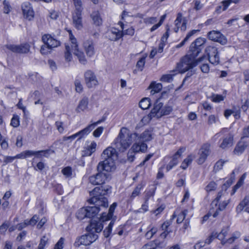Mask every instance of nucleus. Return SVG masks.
<instances>
[{"mask_svg":"<svg viewBox=\"0 0 249 249\" xmlns=\"http://www.w3.org/2000/svg\"><path fill=\"white\" fill-rule=\"evenodd\" d=\"M157 231L158 229L156 227H150L149 230L145 233V236L147 239H150Z\"/></svg>","mask_w":249,"mask_h":249,"instance_id":"nucleus-43","label":"nucleus"},{"mask_svg":"<svg viewBox=\"0 0 249 249\" xmlns=\"http://www.w3.org/2000/svg\"><path fill=\"white\" fill-rule=\"evenodd\" d=\"M75 7V12L82 13L83 10L82 2L81 0H73Z\"/></svg>","mask_w":249,"mask_h":249,"instance_id":"nucleus-46","label":"nucleus"},{"mask_svg":"<svg viewBox=\"0 0 249 249\" xmlns=\"http://www.w3.org/2000/svg\"><path fill=\"white\" fill-rule=\"evenodd\" d=\"M114 221L112 220L110 222L109 224H108V226L103 231L104 235L105 237L107 238L109 237L110 235L112 228L114 225Z\"/></svg>","mask_w":249,"mask_h":249,"instance_id":"nucleus-41","label":"nucleus"},{"mask_svg":"<svg viewBox=\"0 0 249 249\" xmlns=\"http://www.w3.org/2000/svg\"><path fill=\"white\" fill-rule=\"evenodd\" d=\"M142 249H158L153 243H149L144 245Z\"/></svg>","mask_w":249,"mask_h":249,"instance_id":"nucleus-64","label":"nucleus"},{"mask_svg":"<svg viewBox=\"0 0 249 249\" xmlns=\"http://www.w3.org/2000/svg\"><path fill=\"white\" fill-rule=\"evenodd\" d=\"M107 36L110 40L116 41L122 37L123 33L118 29L112 28L108 31Z\"/></svg>","mask_w":249,"mask_h":249,"instance_id":"nucleus-23","label":"nucleus"},{"mask_svg":"<svg viewBox=\"0 0 249 249\" xmlns=\"http://www.w3.org/2000/svg\"><path fill=\"white\" fill-rule=\"evenodd\" d=\"M220 141L221 142L219 144V147L223 149H225L233 145V137L232 135L229 134L228 136L221 140Z\"/></svg>","mask_w":249,"mask_h":249,"instance_id":"nucleus-24","label":"nucleus"},{"mask_svg":"<svg viewBox=\"0 0 249 249\" xmlns=\"http://www.w3.org/2000/svg\"><path fill=\"white\" fill-rule=\"evenodd\" d=\"M249 146V143L243 140V138H242L241 141L238 142L233 150V153L237 155H241Z\"/></svg>","mask_w":249,"mask_h":249,"instance_id":"nucleus-22","label":"nucleus"},{"mask_svg":"<svg viewBox=\"0 0 249 249\" xmlns=\"http://www.w3.org/2000/svg\"><path fill=\"white\" fill-rule=\"evenodd\" d=\"M241 235V233L239 231H235L233 233L231 237L229 238L228 239L226 240V242L222 241V244H225L228 243L229 244H232L233 243L236 239H238Z\"/></svg>","mask_w":249,"mask_h":249,"instance_id":"nucleus-38","label":"nucleus"},{"mask_svg":"<svg viewBox=\"0 0 249 249\" xmlns=\"http://www.w3.org/2000/svg\"><path fill=\"white\" fill-rule=\"evenodd\" d=\"M205 51L208 55L210 62L215 65L218 64L220 58L217 49L214 46H209L206 48Z\"/></svg>","mask_w":249,"mask_h":249,"instance_id":"nucleus-8","label":"nucleus"},{"mask_svg":"<svg viewBox=\"0 0 249 249\" xmlns=\"http://www.w3.org/2000/svg\"><path fill=\"white\" fill-rule=\"evenodd\" d=\"M208 37L211 40L219 42L222 45H225L227 42L226 37L220 32L212 31L208 33Z\"/></svg>","mask_w":249,"mask_h":249,"instance_id":"nucleus-12","label":"nucleus"},{"mask_svg":"<svg viewBox=\"0 0 249 249\" xmlns=\"http://www.w3.org/2000/svg\"><path fill=\"white\" fill-rule=\"evenodd\" d=\"M137 137V133H131L127 128L122 127L114 140L113 145L118 151L123 152L130 147L133 140Z\"/></svg>","mask_w":249,"mask_h":249,"instance_id":"nucleus-2","label":"nucleus"},{"mask_svg":"<svg viewBox=\"0 0 249 249\" xmlns=\"http://www.w3.org/2000/svg\"><path fill=\"white\" fill-rule=\"evenodd\" d=\"M103 229V225L100 221H96L92 220L91 221L89 225L87 227L88 231H90L93 233L94 232H100Z\"/></svg>","mask_w":249,"mask_h":249,"instance_id":"nucleus-21","label":"nucleus"},{"mask_svg":"<svg viewBox=\"0 0 249 249\" xmlns=\"http://www.w3.org/2000/svg\"><path fill=\"white\" fill-rule=\"evenodd\" d=\"M114 221L112 220L110 222L109 224H108V226L103 231L104 235L105 237L107 238L109 237L110 235L112 228L114 225Z\"/></svg>","mask_w":249,"mask_h":249,"instance_id":"nucleus-42","label":"nucleus"},{"mask_svg":"<svg viewBox=\"0 0 249 249\" xmlns=\"http://www.w3.org/2000/svg\"><path fill=\"white\" fill-rule=\"evenodd\" d=\"M137 138L142 142L149 141L152 139L151 133L149 131H144L140 136L137 134Z\"/></svg>","mask_w":249,"mask_h":249,"instance_id":"nucleus-31","label":"nucleus"},{"mask_svg":"<svg viewBox=\"0 0 249 249\" xmlns=\"http://www.w3.org/2000/svg\"><path fill=\"white\" fill-rule=\"evenodd\" d=\"M115 169L114 160H104L103 161L100 162L97 166L98 172H109L114 170Z\"/></svg>","mask_w":249,"mask_h":249,"instance_id":"nucleus-9","label":"nucleus"},{"mask_svg":"<svg viewBox=\"0 0 249 249\" xmlns=\"http://www.w3.org/2000/svg\"><path fill=\"white\" fill-rule=\"evenodd\" d=\"M107 176L108 175L104 172H98L96 174L89 177V181L94 185H102L105 182Z\"/></svg>","mask_w":249,"mask_h":249,"instance_id":"nucleus-11","label":"nucleus"},{"mask_svg":"<svg viewBox=\"0 0 249 249\" xmlns=\"http://www.w3.org/2000/svg\"><path fill=\"white\" fill-rule=\"evenodd\" d=\"M87 211L86 208H82L79 210L76 213V216L77 219L82 220L85 217H87Z\"/></svg>","mask_w":249,"mask_h":249,"instance_id":"nucleus-40","label":"nucleus"},{"mask_svg":"<svg viewBox=\"0 0 249 249\" xmlns=\"http://www.w3.org/2000/svg\"><path fill=\"white\" fill-rule=\"evenodd\" d=\"M226 162H227V160H220L218 161H217L215 163V164L213 167V170L215 172H217V171H219L220 170H221L224 164Z\"/></svg>","mask_w":249,"mask_h":249,"instance_id":"nucleus-47","label":"nucleus"},{"mask_svg":"<svg viewBox=\"0 0 249 249\" xmlns=\"http://www.w3.org/2000/svg\"><path fill=\"white\" fill-rule=\"evenodd\" d=\"M109 192L110 188L107 186H100L95 187L89 193L91 197L88 200L90 204H94V206L86 207L87 211V217L92 218L95 216L99 212L100 207L107 208L108 206V201L104 196Z\"/></svg>","mask_w":249,"mask_h":249,"instance_id":"nucleus-1","label":"nucleus"},{"mask_svg":"<svg viewBox=\"0 0 249 249\" xmlns=\"http://www.w3.org/2000/svg\"><path fill=\"white\" fill-rule=\"evenodd\" d=\"M61 172L66 178H71L72 176V169L71 167H65L62 170Z\"/></svg>","mask_w":249,"mask_h":249,"instance_id":"nucleus-50","label":"nucleus"},{"mask_svg":"<svg viewBox=\"0 0 249 249\" xmlns=\"http://www.w3.org/2000/svg\"><path fill=\"white\" fill-rule=\"evenodd\" d=\"M143 185L142 184H138L132 192L130 197V199L132 200L136 196H139L141 193V191L143 188Z\"/></svg>","mask_w":249,"mask_h":249,"instance_id":"nucleus-39","label":"nucleus"},{"mask_svg":"<svg viewBox=\"0 0 249 249\" xmlns=\"http://www.w3.org/2000/svg\"><path fill=\"white\" fill-rule=\"evenodd\" d=\"M249 204V196H246L244 199L237 206L236 211L239 213L242 212L245 208Z\"/></svg>","mask_w":249,"mask_h":249,"instance_id":"nucleus-34","label":"nucleus"},{"mask_svg":"<svg viewBox=\"0 0 249 249\" xmlns=\"http://www.w3.org/2000/svg\"><path fill=\"white\" fill-rule=\"evenodd\" d=\"M35 153H36L35 156L37 158H41L42 157H48L51 153H53V151L47 149L45 150L35 151Z\"/></svg>","mask_w":249,"mask_h":249,"instance_id":"nucleus-36","label":"nucleus"},{"mask_svg":"<svg viewBox=\"0 0 249 249\" xmlns=\"http://www.w3.org/2000/svg\"><path fill=\"white\" fill-rule=\"evenodd\" d=\"M151 105L150 99L144 98L139 103V107L142 109H148Z\"/></svg>","mask_w":249,"mask_h":249,"instance_id":"nucleus-37","label":"nucleus"},{"mask_svg":"<svg viewBox=\"0 0 249 249\" xmlns=\"http://www.w3.org/2000/svg\"><path fill=\"white\" fill-rule=\"evenodd\" d=\"M116 149L111 146H109L105 149L102 154V157L104 160H115L117 158Z\"/></svg>","mask_w":249,"mask_h":249,"instance_id":"nucleus-17","label":"nucleus"},{"mask_svg":"<svg viewBox=\"0 0 249 249\" xmlns=\"http://www.w3.org/2000/svg\"><path fill=\"white\" fill-rule=\"evenodd\" d=\"M116 206H117L116 203H113L110 206L109 210H108V213H107V218H105V217L106 216V215H105V213H103L102 214V215L101 217H102V218L103 219V220H108V219H110L112 217Z\"/></svg>","mask_w":249,"mask_h":249,"instance_id":"nucleus-33","label":"nucleus"},{"mask_svg":"<svg viewBox=\"0 0 249 249\" xmlns=\"http://www.w3.org/2000/svg\"><path fill=\"white\" fill-rule=\"evenodd\" d=\"M205 39L202 37H199L192 42L190 46L189 51L194 53L198 55L201 52L202 46L204 44Z\"/></svg>","mask_w":249,"mask_h":249,"instance_id":"nucleus-13","label":"nucleus"},{"mask_svg":"<svg viewBox=\"0 0 249 249\" xmlns=\"http://www.w3.org/2000/svg\"><path fill=\"white\" fill-rule=\"evenodd\" d=\"M187 213L188 211L187 210H185L182 211L181 213L178 214L177 220L178 223H181L183 222L187 215Z\"/></svg>","mask_w":249,"mask_h":249,"instance_id":"nucleus-52","label":"nucleus"},{"mask_svg":"<svg viewBox=\"0 0 249 249\" xmlns=\"http://www.w3.org/2000/svg\"><path fill=\"white\" fill-rule=\"evenodd\" d=\"M217 184L214 181H211L205 187V190L207 192L214 191L217 188Z\"/></svg>","mask_w":249,"mask_h":249,"instance_id":"nucleus-48","label":"nucleus"},{"mask_svg":"<svg viewBox=\"0 0 249 249\" xmlns=\"http://www.w3.org/2000/svg\"><path fill=\"white\" fill-rule=\"evenodd\" d=\"M91 125H88L83 129L75 134L76 138L78 137V140L81 139L85 136L89 134L91 131Z\"/></svg>","mask_w":249,"mask_h":249,"instance_id":"nucleus-32","label":"nucleus"},{"mask_svg":"<svg viewBox=\"0 0 249 249\" xmlns=\"http://www.w3.org/2000/svg\"><path fill=\"white\" fill-rule=\"evenodd\" d=\"M11 125L14 127H17L19 125V117L17 115H14L11 119Z\"/></svg>","mask_w":249,"mask_h":249,"instance_id":"nucleus-51","label":"nucleus"},{"mask_svg":"<svg viewBox=\"0 0 249 249\" xmlns=\"http://www.w3.org/2000/svg\"><path fill=\"white\" fill-rule=\"evenodd\" d=\"M156 188L154 187L150 188L149 190L145 192V199L148 201L149 198L154 196Z\"/></svg>","mask_w":249,"mask_h":249,"instance_id":"nucleus-59","label":"nucleus"},{"mask_svg":"<svg viewBox=\"0 0 249 249\" xmlns=\"http://www.w3.org/2000/svg\"><path fill=\"white\" fill-rule=\"evenodd\" d=\"M135 142L130 148V151H132L134 153L142 152H146L147 150V145L144 142H142L137 138L133 140Z\"/></svg>","mask_w":249,"mask_h":249,"instance_id":"nucleus-19","label":"nucleus"},{"mask_svg":"<svg viewBox=\"0 0 249 249\" xmlns=\"http://www.w3.org/2000/svg\"><path fill=\"white\" fill-rule=\"evenodd\" d=\"M70 40L71 43V46H65V52L64 53V58L67 62H70L72 60V56L71 51L77 56L80 63L85 64L87 63V59L83 52L80 51L78 48L76 39L70 32L69 33Z\"/></svg>","mask_w":249,"mask_h":249,"instance_id":"nucleus-3","label":"nucleus"},{"mask_svg":"<svg viewBox=\"0 0 249 249\" xmlns=\"http://www.w3.org/2000/svg\"><path fill=\"white\" fill-rule=\"evenodd\" d=\"M75 89L77 92L81 93L83 90V86L80 80L77 79L74 81Z\"/></svg>","mask_w":249,"mask_h":249,"instance_id":"nucleus-45","label":"nucleus"},{"mask_svg":"<svg viewBox=\"0 0 249 249\" xmlns=\"http://www.w3.org/2000/svg\"><path fill=\"white\" fill-rule=\"evenodd\" d=\"M162 86L160 83H157L156 82H152L149 85L148 89H151L150 93L154 95L160 92L162 89Z\"/></svg>","mask_w":249,"mask_h":249,"instance_id":"nucleus-29","label":"nucleus"},{"mask_svg":"<svg viewBox=\"0 0 249 249\" xmlns=\"http://www.w3.org/2000/svg\"><path fill=\"white\" fill-rule=\"evenodd\" d=\"M183 19L181 13H178V14L177 18L175 21V24L176 26V28H175V32H178L179 28L180 27V25L181 24V26L180 27L181 30L185 31L186 29V22L184 19Z\"/></svg>","mask_w":249,"mask_h":249,"instance_id":"nucleus-25","label":"nucleus"},{"mask_svg":"<svg viewBox=\"0 0 249 249\" xmlns=\"http://www.w3.org/2000/svg\"><path fill=\"white\" fill-rule=\"evenodd\" d=\"M163 104L159 101H157L154 106L153 108L152 109L150 113L147 116L144 117L142 121H146L147 120H150L152 118H159L161 117L162 107Z\"/></svg>","mask_w":249,"mask_h":249,"instance_id":"nucleus-7","label":"nucleus"},{"mask_svg":"<svg viewBox=\"0 0 249 249\" xmlns=\"http://www.w3.org/2000/svg\"><path fill=\"white\" fill-rule=\"evenodd\" d=\"M98 237L97 234L89 231L88 233L77 238L74 245L76 247L81 245L88 246L95 241Z\"/></svg>","mask_w":249,"mask_h":249,"instance_id":"nucleus-5","label":"nucleus"},{"mask_svg":"<svg viewBox=\"0 0 249 249\" xmlns=\"http://www.w3.org/2000/svg\"><path fill=\"white\" fill-rule=\"evenodd\" d=\"M196 54L191 51H189L188 54L183 57L180 62L178 64L177 68L179 72L184 73L189 70L196 66L197 63L201 62L205 57L202 56L196 59Z\"/></svg>","mask_w":249,"mask_h":249,"instance_id":"nucleus-4","label":"nucleus"},{"mask_svg":"<svg viewBox=\"0 0 249 249\" xmlns=\"http://www.w3.org/2000/svg\"><path fill=\"white\" fill-rule=\"evenodd\" d=\"M121 27L122 30H123L122 32L123 35H128L129 36H133L134 34L135 30L132 27H130L126 30H124V28L122 25H121Z\"/></svg>","mask_w":249,"mask_h":249,"instance_id":"nucleus-55","label":"nucleus"},{"mask_svg":"<svg viewBox=\"0 0 249 249\" xmlns=\"http://www.w3.org/2000/svg\"><path fill=\"white\" fill-rule=\"evenodd\" d=\"M3 13L5 14H9L12 10V7H11V5H10L9 2L7 0H4L3 1Z\"/></svg>","mask_w":249,"mask_h":249,"instance_id":"nucleus-49","label":"nucleus"},{"mask_svg":"<svg viewBox=\"0 0 249 249\" xmlns=\"http://www.w3.org/2000/svg\"><path fill=\"white\" fill-rule=\"evenodd\" d=\"M96 146V143L94 141L92 142L85 147V149L83 151L84 155L85 156H91L95 151Z\"/></svg>","mask_w":249,"mask_h":249,"instance_id":"nucleus-28","label":"nucleus"},{"mask_svg":"<svg viewBox=\"0 0 249 249\" xmlns=\"http://www.w3.org/2000/svg\"><path fill=\"white\" fill-rule=\"evenodd\" d=\"M145 56L142 57L137 62L136 67L138 68V69L142 71L143 70L144 67L145 63Z\"/></svg>","mask_w":249,"mask_h":249,"instance_id":"nucleus-53","label":"nucleus"},{"mask_svg":"<svg viewBox=\"0 0 249 249\" xmlns=\"http://www.w3.org/2000/svg\"><path fill=\"white\" fill-rule=\"evenodd\" d=\"M201 71L204 73H208L210 71V67L207 63H204L200 65Z\"/></svg>","mask_w":249,"mask_h":249,"instance_id":"nucleus-63","label":"nucleus"},{"mask_svg":"<svg viewBox=\"0 0 249 249\" xmlns=\"http://www.w3.org/2000/svg\"><path fill=\"white\" fill-rule=\"evenodd\" d=\"M173 108L171 106H166L162 107L161 116L169 114L172 111Z\"/></svg>","mask_w":249,"mask_h":249,"instance_id":"nucleus-54","label":"nucleus"},{"mask_svg":"<svg viewBox=\"0 0 249 249\" xmlns=\"http://www.w3.org/2000/svg\"><path fill=\"white\" fill-rule=\"evenodd\" d=\"M23 15L26 19L31 20L34 17V12L32 6L29 2H23L21 5Z\"/></svg>","mask_w":249,"mask_h":249,"instance_id":"nucleus-15","label":"nucleus"},{"mask_svg":"<svg viewBox=\"0 0 249 249\" xmlns=\"http://www.w3.org/2000/svg\"><path fill=\"white\" fill-rule=\"evenodd\" d=\"M195 158L193 155H189L186 159L184 160L181 165V168L183 169H186L188 166L191 163L192 160Z\"/></svg>","mask_w":249,"mask_h":249,"instance_id":"nucleus-35","label":"nucleus"},{"mask_svg":"<svg viewBox=\"0 0 249 249\" xmlns=\"http://www.w3.org/2000/svg\"><path fill=\"white\" fill-rule=\"evenodd\" d=\"M55 126L60 133H62L64 132V128L63 127V123L61 121H56L55 123Z\"/></svg>","mask_w":249,"mask_h":249,"instance_id":"nucleus-60","label":"nucleus"},{"mask_svg":"<svg viewBox=\"0 0 249 249\" xmlns=\"http://www.w3.org/2000/svg\"><path fill=\"white\" fill-rule=\"evenodd\" d=\"M91 18L94 25L100 26L102 23V19L98 11H94L90 15Z\"/></svg>","mask_w":249,"mask_h":249,"instance_id":"nucleus-30","label":"nucleus"},{"mask_svg":"<svg viewBox=\"0 0 249 249\" xmlns=\"http://www.w3.org/2000/svg\"><path fill=\"white\" fill-rule=\"evenodd\" d=\"M51 50L52 49L50 47L44 44L41 47L40 53L42 54H47L51 52Z\"/></svg>","mask_w":249,"mask_h":249,"instance_id":"nucleus-58","label":"nucleus"},{"mask_svg":"<svg viewBox=\"0 0 249 249\" xmlns=\"http://www.w3.org/2000/svg\"><path fill=\"white\" fill-rule=\"evenodd\" d=\"M84 78L85 83L89 89L95 88L99 85L96 75L90 70H88L85 72Z\"/></svg>","mask_w":249,"mask_h":249,"instance_id":"nucleus-6","label":"nucleus"},{"mask_svg":"<svg viewBox=\"0 0 249 249\" xmlns=\"http://www.w3.org/2000/svg\"><path fill=\"white\" fill-rule=\"evenodd\" d=\"M226 96L217 94H212L211 96V100L215 103H219L224 100Z\"/></svg>","mask_w":249,"mask_h":249,"instance_id":"nucleus-44","label":"nucleus"},{"mask_svg":"<svg viewBox=\"0 0 249 249\" xmlns=\"http://www.w3.org/2000/svg\"><path fill=\"white\" fill-rule=\"evenodd\" d=\"M7 48L14 53H27L30 51V46L27 43L20 45H8Z\"/></svg>","mask_w":249,"mask_h":249,"instance_id":"nucleus-14","label":"nucleus"},{"mask_svg":"<svg viewBox=\"0 0 249 249\" xmlns=\"http://www.w3.org/2000/svg\"><path fill=\"white\" fill-rule=\"evenodd\" d=\"M185 148L180 147L177 152L174 155L172 160L167 165L166 167V171L168 172L171 170L174 166H176L178 162V159L180 157L182 154L185 151Z\"/></svg>","mask_w":249,"mask_h":249,"instance_id":"nucleus-16","label":"nucleus"},{"mask_svg":"<svg viewBox=\"0 0 249 249\" xmlns=\"http://www.w3.org/2000/svg\"><path fill=\"white\" fill-rule=\"evenodd\" d=\"M211 145L207 143L204 144L199 151V157L197 160V162L199 164H203L206 160L208 156L211 153Z\"/></svg>","mask_w":249,"mask_h":249,"instance_id":"nucleus-10","label":"nucleus"},{"mask_svg":"<svg viewBox=\"0 0 249 249\" xmlns=\"http://www.w3.org/2000/svg\"><path fill=\"white\" fill-rule=\"evenodd\" d=\"M89 99L87 97H83L79 101L76 110L77 112H83L88 108Z\"/></svg>","mask_w":249,"mask_h":249,"instance_id":"nucleus-26","label":"nucleus"},{"mask_svg":"<svg viewBox=\"0 0 249 249\" xmlns=\"http://www.w3.org/2000/svg\"><path fill=\"white\" fill-rule=\"evenodd\" d=\"M175 74H167L162 76L160 80L162 82H170L172 80L173 76Z\"/></svg>","mask_w":249,"mask_h":249,"instance_id":"nucleus-56","label":"nucleus"},{"mask_svg":"<svg viewBox=\"0 0 249 249\" xmlns=\"http://www.w3.org/2000/svg\"><path fill=\"white\" fill-rule=\"evenodd\" d=\"M144 22L147 24H152L156 23L157 19L155 17H149L144 19Z\"/></svg>","mask_w":249,"mask_h":249,"instance_id":"nucleus-62","label":"nucleus"},{"mask_svg":"<svg viewBox=\"0 0 249 249\" xmlns=\"http://www.w3.org/2000/svg\"><path fill=\"white\" fill-rule=\"evenodd\" d=\"M73 23L74 26L78 29L83 27L82 20V13L74 12L72 17Z\"/></svg>","mask_w":249,"mask_h":249,"instance_id":"nucleus-27","label":"nucleus"},{"mask_svg":"<svg viewBox=\"0 0 249 249\" xmlns=\"http://www.w3.org/2000/svg\"><path fill=\"white\" fill-rule=\"evenodd\" d=\"M39 219L38 216L37 215H34L32 218L28 220H27V222L28 225L34 226Z\"/></svg>","mask_w":249,"mask_h":249,"instance_id":"nucleus-61","label":"nucleus"},{"mask_svg":"<svg viewBox=\"0 0 249 249\" xmlns=\"http://www.w3.org/2000/svg\"><path fill=\"white\" fill-rule=\"evenodd\" d=\"M65 239L61 237L55 245L54 249H63L64 247Z\"/></svg>","mask_w":249,"mask_h":249,"instance_id":"nucleus-57","label":"nucleus"},{"mask_svg":"<svg viewBox=\"0 0 249 249\" xmlns=\"http://www.w3.org/2000/svg\"><path fill=\"white\" fill-rule=\"evenodd\" d=\"M83 49L88 57H91L95 54V48L91 39L85 40L83 44Z\"/></svg>","mask_w":249,"mask_h":249,"instance_id":"nucleus-20","label":"nucleus"},{"mask_svg":"<svg viewBox=\"0 0 249 249\" xmlns=\"http://www.w3.org/2000/svg\"><path fill=\"white\" fill-rule=\"evenodd\" d=\"M42 40L44 44L50 47L52 49L60 45L59 41L54 39L49 34L44 35L42 37Z\"/></svg>","mask_w":249,"mask_h":249,"instance_id":"nucleus-18","label":"nucleus"}]
</instances>
